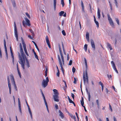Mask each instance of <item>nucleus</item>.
<instances>
[{
	"label": "nucleus",
	"instance_id": "nucleus-1",
	"mask_svg": "<svg viewBox=\"0 0 121 121\" xmlns=\"http://www.w3.org/2000/svg\"><path fill=\"white\" fill-rule=\"evenodd\" d=\"M20 48V51L22 57L21 56L20 53H19L18 56L19 58L20 61L19 62L21 64L22 67L23 69H25L24 65L25 63V55L24 54L23 52L22 48V47L21 43L19 44Z\"/></svg>",
	"mask_w": 121,
	"mask_h": 121
},
{
	"label": "nucleus",
	"instance_id": "nucleus-2",
	"mask_svg": "<svg viewBox=\"0 0 121 121\" xmlns=\"http://www.w3.org/2000/svg\"><path fill=\"white\" fill-rule=\"evenodd\" d=\"M53 91L54 92L53 98L54 100L55 101L58 102L59 101L58 99L59 98L58 95L59 94L58 91L56 89H54L53 90Z\"/></svg>",
	"mask_w": 121,
	"mask_h": 121
},
{
	"label": "nucleus",
	"instance_id": "nucleus-3",
	"mask_svg": "<svg viewBox=\"0 0 121 121\" xmlns=\"http://www.w3.org/2000/svg\"><path fill=\"white\" fill-rule=\"evenodd\" d=\"M86 77H85L84 74V71L83 73V79L84 83L85 84L86 82V81L87 83L88 84V77L87 74V71L86 70L85 71Z\"/></svg>",
	"mask_w": 121,
	"mask_h": 121
},
{
	"label": "nucleus",
	"instance_id": "nucleus-4",
	"mask_svg": "<svg viewBox=\"0 0 121 121\" xmlns=\"http://www.w3.org/2000/svg\"><path fill=\"white\" fill-rule=\"evenodd\" d=\"M49 81L48 77L46 78V80L43 79L42 82V86L43 88H45L48 85V83Z\"/></svg>",
	"mask_w": 121,
	"mask_h": 121
},
{
	"label": "nucleus",
	"instance_id": "nucleus-5",
	"mask_svg": "<svg viewBox=\"0 0 121 121\" xmlns=\"http://www.w3.org/2000/svg\"><path fill=\"white\" fill-rule=\"evenodd\" d=\"M58 46L60 53L61 57V60L62 61V63L63 64V65H65V62L64 57L63 55L62 52L61 50V48H60V44H59Z\"/></svg>",
	"mask_w": 121,
	"mask_h": 121
},
{
	"label": "nucleus",
	"instance_id": "nucleus-6",
	"mask_svg": "<svg viewBox=\"0 0 121 121\" xmlns=\"http://www.w3.org/2000/svg\"><path fill=\"white\" fill-rule=\"evenodd\" d=\"M21 40L24 51L26 55L28 56H29V54L27 52V50L26 48V45L24 41V40L22 37L21 38Z\"/></svg>",
	"mask_w": 121,
	"mask_h": 121
},
{
	"label": "nucleus",
	"instance_id": "nucleus-7",
	"mask_svg": "<svg viewBox=\"0 0 121 121\" xmlns=\"http://www.w3.org/2000/svg\"><path fill=\"white\" fill-rule=\"evenodd\" d=\"M14 32L15 36L17 40V41H18V36L17 33V28L16 26V25L15 23V22H14Z\"/></svg>",
	"mask_w": 121,
	"mask_h": 121
},
{
	"label": "nucleus",
	"instance_id": "nucleus-8",
	"mask_svg": "<svg viewBox=\"0 0 121 121\" xmlns=\"http://www.w3.org/2000/svg\"><path fill=\"white\" fill-rule=\"evenodd\" d=\"M107 15L108 20L110 24L112 27H114V24L112 20L110 17V15L108 14Z\"/></svg>",
	"mask_w": 121,
	"mask_h": 121
},
{
	"label": "nucleus",
	"instance_id": "nucleus-9",
	"mask_svg": "<svg viewBox=\"0 0 121 121\" xmlns=\"http://www.w3.org/2000/svg\"><path fill=\"white\" fill-rule=\"evenodd\" d=\"M25 20L26 21V23H25V22L24 21H23L22 22V23L23 25L25 26V24H26L27 26H29L30 25V21L27 18H25Z\"/></svg>",
	"mask_w": 121,
	"mask_h": 121
},
{
	"label": "nucleus",
	"instance_id": "nucleus-10",
	"mask_svg": "<svg viewBox=\"0 0 121 121\" xmlns=\"http://www.w3.org/2000/svg\"><path fill=\"white\" fill-rule=\"evenodd\" d=\"M11 80L12 83H13V84L15 89L16 90V91H17V88L15 84V82L14 81V77L13 76H12V77Z\"/></svg>",
	"mask_w": 121,
	"mask_h": 121
},
{
	"label": "nucleus",
	"instance_id": "nucleus-11",
	"mask_svg": "<svg viewBox=\"0 0 121 121\" xmlns=\"http://www.w3.org/2000/svg\"><path fill=\"white\" fill-rule=\"evenodd\" d=\"M91 43L92 48L93 50L95 51V43L93 40L91 39Z\"/></svg>",
	"mask_w": 121,
	"mask_h": 121
},
{
	"label": "nucleus",
	"instance_id": "nucleus-12",
	"mask_svg": "<svg viewBox=\"0 0 121 121\" xmlns=\"http://www.w3.org/2000/svg\"><path fill=\"white\" fill-rule=\"evenodd\" d=\"M18 101L19 108V111L21 113H22V111L21 109V107L20 102V100L19 98H18Z\"/></svg>",
	"mask_w": 121,
	"mask_h": 121
},
{
	"label": "nucleus",
	"instance_id": "nucleus-13",
	"mask_svg": "<svg viewBox=\"0 0 121 121\" xmlns=\"http://www.w3.org/2000/svg\"><path fill=\"white\" fill-rule=\"evenodd\" d=\"M10 49L11 56L12 58L13 62V64H14V57L13 54V53L12 51V50L11 47H10Z\"/></svg>",
	"mask_w": 121,
	"mask_h": 121
},
{
	"label": "nucleus",
	"instance_id": "nucleus-14",
	"mask_svg": "<svg viewBox=\"0 0 121 121\" xmlns=\"http://www.w3.org/2000/svg\"><path fill=\"white\" fill-rule=\"evenodd\" d=\"M59 116L61 117V118L63 119L64 117V115L63 113L60 110L59 111Z\"/></svg>",
	"mask_w": 121,
	"mask_h": 121
},
{
	"label": "nucleus",
	"instance_id": "nucleus-15",
	"mask_svg": "<svg viewBox=\"0 0 121 121\" xmlns=\"http://www.w3.org/2000/svg\"><path fill=\"white\" fill-rule=\"evenodd\" d=\"M86 38L88 42H90L89 39V33L88 32H87L86 35Z\"/></svg>",
	"mask_w": 121,
	"mask_h": 121
},
{
	"label": "nucleus",
	"instance_id": "nucleus-16",
	"mask_svg": "<svg viewBox=\"0 0 121 121\" xmlns=\"http://www.w3.org/2000/svg\"><path fill=\"white\" fill-rule=\"evenodd\" d=\"M111 63L112 65V66L113 69H114V70H117L115 64L113 61H111Z\"/></svg>",
	"mask_w": 121,
	"mask_h": 121
},
{
	"label": "nucleus",
	"instance_id": "nucleus-17",
	"mask_svg": "<svg viewBox=\"0 0 121 121\" xmlns=\"http://www.w3.org/2000/svg\"><path fill=\"white\" fill-rule=\"evenodd\" d=\"M32 51H33V52L34 53L35 56V58H36L38 60H39L38 57L34 49H33L32 50Z\"/></svg>",
	"mask_w": 121,
	"mask_h": 121
},
{
	"label": "nucleus",
	"instance_id": "nucleus-18",
	"mask_svg": "<svg viewBox=\"0 0 121 121\" xmlns=\"http://www.w3.org/2000/svg\"><path fill=\"white\" fill-rule=\"evenodd\" d=\"M96 103L97 104L98 108V109H100V107L99 104V100L98 99H97L96 100Z\"/></svg>",
	"mask_w": 121,
	"mask_h": 121
},
{
	"label": "nucleus",
	"instance_id": "nucleus-19",
	"mask_svg": "<svg viewBox=\"0 0 121 121\" xmlns=\"http://www.w3.org/2000/svg\"><path fill=\"white\" fill-rule=\"evenodd\" d=\"M54 1V10L55 11L56 9V0H53Z\"/></svg>",
	"mask_w": 121,
	"mask_h": 121
},
{
	"label": "nucleus",
	"instance_id": "nucleus-20",
	"mask_svg": "<svg viewBox=\"0 0 121 121\" xmlns=\"http://www.w3.org/2000/svg\"><path fill=\"white\" fill-rule=\"evenodd\" d=\"M62 64H63L62 63L59 64L61 68V70L63 73V74H64V69H63V67Z\"/></svg>",
	"mask_w": 121,
	"mask_h": 121
},
{
	"label": "nucleus",
	"instance_id": "nucleus-21",
	"mask_svg": "<svg viewBox=\"0 0 121 121\" xmlns=\"http://www.w3.org/2000/svg\"><path fill=\"white\" fill-rule=\"evenodd\" d=\"M28 109V111H29V113L30 114V117H31V118L32 119V112L31 111V110L30 109V108H29Z\"/></svg>",
	"mask_w": 121,
	"mask_h": 121
},
{
	"label": "nucleus",
	"instance_id": "nucleus-22",
	"mask_svg": "<svg viewBox=\"0 0 121 121\" xmlns=\"http://www.w3.org/2000/svg\"><path fill=\"white\" fill-rule=\"evenodd\" d=\"M107 45L108 47L110 49V50H111L112 48L110 44L109 43H107Z\"/></svg>",
	"mask_w": 121,
	"mask_h": 121
},
{
	"label": "nucleus",
	"instance_id": "nucleus-23",
	"mask_svg": "<svg viewBox=\"0 0 121 121\" xmlns=\"http://www.w3.org/2000/svg\"><path fill=\"white\" fill-rule=\"evenodd\" d=\"M69 115L70 116L71 118L73 119L74 120H76V117L74 115L73 116V115L71 113Z\"/></svg>",
	"mask_w": 121,
	"mask_h": 121
},
{
	"label": "nucleus",
	"instance_id": "nucleus-24",
	"mask_svg": "<svg viewBox=\"0 0 121 121\" xmlns=\"http://www.w3.org/2000/svg\"><path fill=\"white\" fill-rule=\"evenodd\" d=\"M81 6H82V11L83 12H84V5H83V3L82 1H81Z\"/></svg>",
	"mask_w": 121,
	"mask_h": 121
},
{
	"label": "nucleus",
	"instance_id": "nucleus-25",
	"mask_svg": "<svg viewBox=\"0 0 121 121\" xmlns=\"http://www.w3.org/2000/svg\"><path fill=\"white\" fill-rule=\"evenodd\" d=\"M32 42L34 44L36 48H37V49L38 50L39 52V49L37 45V44L34 41H32Z\"/></svg>",
	"mask_w": 121,
	"mask_h": 121
},
{
	"label": "nucleus",
	"instance_id": "nucleus-26",
	"mask_svg": "<svg viewBox=\"0 0 121 121\" xmlns=\"http://www.w3.org/2000/svg\"><path fill=\"white\" fill-rule=\"evenodd\" d=\"M46 42L47 43V44H48L49 43H50V42L49 41L48 36H46Z\"/></svg>",
	"mask_w": 121,
	"mask_h": 121
},
{
	"label": "nucleus",
	"instance_id": "nucleus-27",
	"mask_svg": "<svg viewBox=\"0 0 121 121\" xmlns=\"http://www.w3.org/2000/svg\"><path fill=\"white\" fill-rule=\"evenodd\" d=\"M80 101L81 105L82 106H83L84 104V102L83 101V97H82V100H81Z\"/></svg>",
	"mask_w": 121,
	"mask_h": 121
},
{
	"label": "nucleus",
	"instance_id": "nucleus-28",
	"mask_svg": "<svg viewBox=\"0 0 121 121\" xmlns=\"http://www.w3.org/2000/svg\"><path fill=\"white\" fill-rule=\"evenodd\" d=\"M26 62L27 64V66L28 68H29L30 67V64L29 61L27 59L26 60Z\"/></svg>",
	"mask_w": 121,
	"mask_h": 121
},
{
	"label": "nucleus",
	"instance_id": "nucleus-29",
	"mask_svg": "<svg viewBox=\"0 0 121 121\" xmlns=\"http://www.w3.org/2000/svg\"><path fill=\"white\" fill-rule=\"evenodd\" d=\"M58 59L59 64L62 63V62L60 59V56L59 55H58Z\"/></svg>",
	"mask_w": 121,
	"mask_h": 121
},
{
	"label": "nucleus",
	"instance_id": "nucleus-30",
	"mask_svg": "<svg viewBox=\"0 0 121 121\" xmlns=\"http://www.w3.org/2000/svg\"><path fill=\"white\" fill-rule=\"evenodd\" d=\"M58 59L59 64L62 63V62L60 59V56L59 55H58Z\"/></svg>",
	"mask_w": 121,
	"mask_h": 121
},
{
	"label": "nucleus",
	"instance_id": "nucleus-31",
	"mask_svg": "<svg viewBox=\"0 0 121 121\" xmlns=\"http://www.w3.org/2000/svg\"><path fill=\"white\" fill-rule=\"evenodd\" d=\"M12 2L13 7H15L16 6V4L14 0H12Z\"/></svg>",
	"mask_w": 121,
	"mask_h": 121
},
{
	"label": "nucleus",
	"instance_id": "nucleus-32",
	"mask_svg": "<svg viewBox=\"0 0 121 121\" xmlns=\"http://www.w3.org/2000/svg\"><path fill=\"white\" fill-rule=\"evenodd\" d=\"M115 20H116V21L118 25H119L120 24H119V20L117 18H115Z\"/></svg>",
	"mask_w": 121,
	"mask_h": 121
},
{
	"label": "nucleus",
	"instance_id": "nucleus-33",
	"mask_svg": "<svg viewBox=\"0 0 121 121\" xmlns=\"http://www.w3.org/2000/svg\"><path fill=\"white\" fill-rule=\"evenodd\" d=\"M84 61L85 64V65L86 68H87V61L86 59L85 58H84Z\"/></svg>",
	"mask_w": 121,
	"mask_h": 121
},
{
	"label": "nucleus",
	"instance_id": "nucleus-34",
	"mask_svg": "<svg viewBox=\"0 0 121 121\" xmlns=\"http://www.w3.org/2000/svg\"><path fill=\"white\" fill-rule=\"evenodd\" d=\"M64 12L63 11H61L59 13V15L60 16H61L64 14Z\"/></svg>",
	"mask_w": 121,
	"mask_h": 121
},
{
	"label": "nucleus",
	"instance_id": "nucleus-35",
	"mask_svg": "<svg viewBox=\"0 0 121 121\" xmlns=\"http://www.w3.org/2000/svg\"><path fill=\"white\" fill-rule=\"evenodd\" d=\"M61 3L62 5V7H63L64 5V0H61Z\"/></svg>",
	"mask_w": 121,
	"mask_h": 121
},
{
	"label": "nucleus",
	"instance_id": "nucleus-36",
	"mask_svg": "<svg viewBox=\"0 0 121 121\" xmlns=\"http://www.w3.org/2000/svg\"><path fill=\"white\" fill-rule=\"evenodd\" d=\"M87 45L86 44L84 46V49L85 50V51L86 52L87 50Z\"/></svg>",
	"mask_w": 121,
	"mask_h": 121
},
{
	"label": "nucleus",
	"instance_id": "nucleus-37",
	"mask_svg": "<svg viewBox=\"0 0 121 121\" xmlns=\"http://www.w3.org/2000/svg\"><path fill=\"white\" fill-rule=\"evenodd\" d=\"M62 47H63V50L64 53V54L65 55H66V52H65V50H64V47L63 44V43L62 42Z\"/></svg>",
	"mask_w": 121,
	"mask_h": 121
},
{
	"label": "nucleus",
	"instance_id": "nucleus-38",
	"mask_svg": "<svg viewBox=\"0 0 121 121\" xmlns=\"http://www.w3.org/2000/svg\"><path fill=\"white\" fill-rule=\"evenodd\" d=\"M94 22L97 26L98 28L99 26V24L98 22L96 21H95Z\"/></svg>",
	"mask_w": 121,
	"mask_h": 121
},
{
	"label": "nucleus",
	"instance_id": "nucleus-39",
	"mask_svg": "<svg viewBox=\"0 0 121 121\" xmlns=\"http://www.w3.org/2000/svg\"><path fill=\"white\" fill-rule=\"evenodd\" d=\"M88 95V100L89 101H90V99H91V96L90 94V93H88V94H87Z\"/></svg>",
	"mask_w": 121,
	"mask_h": 121
},
{
	"label": "nucleus",
	"instance_id": "nucleus-40",
	"mask_svg": "<svg viewBox=\"0 0 121 121\" xmlns=\"http://www.w3.org/2000/svg\"><path fill=\"white\" fill-rule=\"evenodd\" d=\"M8 85L9 89H11V85L10 82L8 83Z\"/></svg>",
	"mask_w": 121,
	"mask_h": 121
},
{
	"label": "nucleus",
	"instance_id": "nucleus-41",
	"mask_svg": "<svg viewBox=\"0 0 121 121\" xmlns=\"http://www.w3.org/2000/svg\"><path fill=\"white\" fill-rule=\"evenodd\" d=\"M26 15L29 18H30V15L27 13H26Z\"/></svg>",
	"mask_w": 121,
	"mask_h": 121
},
{
	"label": "nucleus",
	"instance_id": "nucleus-42",
	"mask_svg": "<svg viewBox=\"0 0 121 121\" xmlns=\"http://www.w3.org/2000/svg\"><path fill=\"white\" fill-rule=\"evenodd\" d=\"M72 70L73 73H74L75 71V69L73 67L72 68Z\"/></svg>",
	"mask_w": 121,
	"mask_h": 121
},
{
	"label": "nucleus",
	"instance_id": "nucleus-43",
	"mask_svg": "<svg viewBox=\"0 0 121 121\" xmlns=\"http://www.w3.org/2000/svg\"><path fill=\"white\" fill-rule=\"evenodd\" d=\"M62 33L63 35H64L65 36L66 35V34L65 31L64 30H63L62 31Z\"/></svg>",
	"mask_w": 121,
	"mask_h": 121
},
{
	"label": "nucleus",
	"instance_id": "nucleus-44",
	"mask_svg": "<svg viewBox=\"0 0 121 121\" xmlns=\"http://www.w3.org/2000/svg\"><path fill=\"white\" fill-rule=\"evenodd\" d=\"M17 71H18V74L19 75V76L20 77V78H21V74L20 72L19 71V70H17Z\"/></svg>",
	"mask_w": 121,
	"mask_h": 121
},
{
	"label": "nucleus",
	"instance_id": "nucleus-45",
	"mask_svg": "<svg viewBox=\"0 0 121 121\" xmlns=\"http://www.w3.org/2000/svg\"><path fill=\"white\" fill-rule=\"evenodd\" d=\"M72 61L71 60H70L69 62V65H71L72 64Z\"/></svg>",
	"mask_w": 121,
	"mask_h": 121
},
{
	"label": "nucleus",
	"instance_id": "nucleus-46",
	"mask_svg": "<svg viewBox=\"0 0 121 121\" xmlns=\"http://www.w3.org/2000/svg\"><path fill=\"white\" fill-rule=\"evenodd\" d=\"M109 109L111 111V112H112V107L110 104H109Z\"/></svg>",
	"mask_w": 121,
	"mask_h": 121
},
{
	"label": "nucleus",
	"instance_id": "nucleus-47",
	"mask_svg": "<svg viewBox=\"0 0 121 121\" xmlns=\"http://www.w3.org/2000/svg\"><path fill=\"white\" fill-rule=\"evenodd\" d=\"M4 46L5 52L7 51V48H6V44H4Z\"/></svg>",
	"mask_w": 121,
	"mask_h": 121
},
{
	"label": "nucleus",
	"instance_id": "nucleus-48",
	"mask_svg": "<svg viewBox=\"0 0 121 121\" xmlns=\"http://www.w3.org/2000/svg\"><path fill=\"white\" fill-rule=\"evenodd\" d=\"M100 17V13H98V17L99 19Z\"/></svg>",
	"mask_w": 121,
	"mask_h": 121
},
{
	"label": "nucleus",
	"instance_id": "nucleus-49",
	"mask_svg": "<svg viewBox=\"0 0 121 121\" xmlns=\"http://www.w3.org/2000/svg\"><path fill=\"white\" fill-rule=\"evenodd\" d=\"M55 107L56 109H58V105L57 104H56L55 105Z\"/></svg>",
	"mask_w": 121,
	"mask_h": 121
},
{
	"label": "nucleus",
	"instance_id": "nucleus-50",
	"mask_svg": "<svg viewBox=\"0 0 121 121\" xmlns=\"http://www.w3.org/2000/svg\"><path fill=\"white\" fill-rule=\"evenodd\" d=\"M115 1V4H116V6L117 7H118V6L117 4V0H114Z\"/></svg>",
	"mask_w": 121,
	"mask_h": 121
},
{
	"label": "nucleus",
	"instance_id": "nucleus-51",
	"mask_svg": "<svg viewBox=\"0 0 121 121\" xmlns=\"http://www.w3.org/2000/svg\"><path fill=\"white\" fill-rule=\"evenodd\" d=\"M5 53H6V57L7 59H8V53L7 52V51H5Z\"/></svg>",
	"mask_w": 121,
	"mask_h": 121
},
{
	"label": "nucleus",
	"instance_id": "nucleus-52",
	"mask_svg": "<svg viewBox=\"0 0 121 121\" xmlns=\"http://www.w3.org/2000/svg\"><path fill=\"white\" fill-rule=\"evenodd\" d=\"M44 102L45 104V105L46 106H46H48L47 104V103L46 100H44Z\"/></svg>",
	"mask_w": 121,
	"mask_h": 121
},
{
	"label": "nucleus",
	"instance_id": "nucleus-53",
	"mask_svg": "<svg viewBox=\"0 0 121 121\" xmlns=\"http://www.w3.org/2000/svg\"><path fill=\"white\" fill-rule=\"evenodd\" d=\"M74 80L73 82V83L75 84H76V79L75 78H74Z\"/></svg>",
	"mask_w": 121,
	"mask_h": 121
},
{
	"label": "nucleus",
	"instance_id": "nucleus-54",
	"mask_svg": "<svg viewBox=\"0 0 121 121\" xmlns=\"http://www.w3.org/2000/svg\"><path fill=\"white\" fill-rule=\"evenodd\" d=\"M71 96L73 98V99H74V95L72 93H71Z\"/></svg>",
	"mask_w": 121,
	"mask_h": 121
},
{
	"label": "nucleus",
	"instance_id": "nucleus-55",
	"mask_svg": "<svg viewBox=\"0 0 121 121\" xmlns=\"http://www.w3.org/2000/svg\"><path fill=\"white\" fill-rule=\"evenodd\" d=\"M69 101L70 103H74V102H73L71 99L69 100Z\"/></svg>",
	"mask_w": 121,
	"mask_h": 121
},
{
	"label": "nucleus",
	"instance_id": "nucleus-56",
	"mask_svg": "<svg viewBox=\"0 0 121 121\" xmlns=\"http://www.w3.org/2000/svg\"><path fill=\"white\" fill-rule=\"evenodd\" d=\"M57 75L58 77H59L60 76V72L59 71H58L57 73Z\"/></svg>",
	"mask_w": 121,
	"mask_h": 121
},
{
	"label": "nucleus",
	"instance_id": "nucleus-57",
	"mask_svg": "<svg viewBox=\"0 0 121 121\" xmlns=\"http://www.w3.org/2000/svg\"><path fill=\"white\" fill-rule=\"evenodd\" d=\"M99 84L101 86H103V83L101 82H99Z\"/></svg>",
	"mask_w": 121,
	"mask_h": 121
},
{
	"label": "nucleus",
	"instance_id": "nucleus-58",
	"mask_svg": "<svg viewBox=\"0 0 121 121\" xmlns=\"http://www.w3.org/2000/svg\"><path fill=\"white\" fill-rule=\"evenodd\" d=\"M28 37L30 38V39H33L32 37L30 35H28Z\"/></svg>",
	"mask_w": 121,
	"mask_h": 121
},
{
	"label": "nucleus",
	"instance_id": "nucleus-59",
	"mask_svg": "<svg viewBox=\"0 0 121 121\" xmlns=\"http://www.w3.org/2000/svg\"><path fill=\"white\" fill-rule=\"evenodd\" d=\"M105 91L106 92L107 94L108 93V90L107 88H106L105 89Z\"/></svg>",
	"mask_w": 121,
	"mask_h": 121
},
{
	"label": "nucleus",
	"instance_id": "nucleus-60",
	"mask_svg": "<svg viewBox=\"0 0 121 121\" xmlns=\"http://www.w3.org/2000/svg\"><path fill=\"white\" fill-rule=\"evenodd\" d=\"M112 88L113 89L114 91H115L116 92H117L116 91V89L114 86H112Z\"/></svg>",
	"mask_w": 121,
	"mask_h": 121
},
{
	"label": "nucleus",
	"instance_id": "nucleus-61",
	"mask_svg": "<svg viewBox=\"0 0 121 121\" xmlns=\"http://www.w3.org/2000/svg\"><path fill=\"white\" fill-rule=\"evenodd\" d=\"M100 11L99 10V8H98L97 13H100Z\"/></svg>",
	"mask_w": 121,
	"mask_h": 121
},
{
	"label": "nucleus",
	"instance_id": "nucleus-62",
	"mask_svg": "<svg viewBox=\"0 0 121 121\" xmlns=\"http://www.w3.org/2000/svg\"><path fill=\"white\" fill-rule=\"evenodd\" d=\"M82 106L84 108V109L85 111L86 112H87V110H86V108L85 106H84V105Z\"/></svg>",
	"mask_w": 121,
	"mask_h": 121
},
{
	"label": "nucleus",
	"instance_id": "nucleus-63",
	"mask_svg": "<svg viewBox=\"0 0 121 121\" xmlns=\"http://www.w3.org/2000/svg\"><path fill=\"white\" fill-rule=\"evenodd\" d=\"M113 120H114V121H117V119H116L115 117H113Z\"/></svg>",
	"mask_w": 121,
	"mask_h": 121
},
{
	"label": "nucleus",
	"instance_id": "nucleus-64",
	"mask_svg": "<svg viewBox=\"0 0 121 121\" xmlns=\"http://www.w3.org/2000/svg\"><path fill=\"white\" fill-rule=\"evenodd\" d=\"M30 31L31 34L34 33L33 31L32 30V29H30Z\"/></svg>",
	"mask_w": 121,
	"mask_h": 121
}]
</instances>
